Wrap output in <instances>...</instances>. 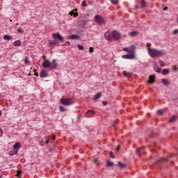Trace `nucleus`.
<instances>
[{
  "label": "nucleus",
  "instance_id": "obj_1",
  "mask_svg": "<svg viewBox=\"0 0 178 178\" xmlns=\"http://www.w3.org/2000/svg\"><path fill=\"white\" fill-rule=\"evenodd\" d=\"M147 51L151 58H159V56H163L166 54L163 50H158L152 48L147 49Z\"/></svg>",
  "mask_w": 178,
  "mask_h": 178
},
{
  "label": "nucleus",
  "instance_id": "obj_2",
  "mask_svg": "<svg viewBox=\"0 0 178 178\" xmlns=\"http://www.w3.org/2000/svg\"><path fill=\"white\" fill-rule=\"evenodd\" d=\"M60 104L62 105H65L66 106H69V105H72V104H74V102H73V99L72 98H61L60 99Z\"/></svg>",
  "mask_w": 178,
  "mask_h": 178
},
{
  "label": "nucleus",
  "instance_id": "obj_3",
  "mask_svg": "<svg viewBox=\"0 0 178 178\" xmlns=\"http://www.w3.org/2000/svg\"><path fill=\"white\" fill-rule=\"evenodd\" d=\"M95 20L97 24L100 25L105 24L106 23V20H105V19L99 15H95Z\"/></svg>",
  "mask_w": 178,
  "mask_h": 178
},
{
  "label": "nucleus",
  "instance_id": "obj_4",
  "mask_svg": "<svg viewBox=\"0 0 178 178\" xmlns=\"http://www.w3.org/2000/svg\"><path fill=\"white\" fill-rule=\"evenodd\" d=\"M112 37L114 38V40H115V41H119L122 35L119 33V32L113 31L112 32Z\"/></svg>",
  "mask_w": 178,
  "mask_h": 178
},
{
  "label": "nucleus",
  "instance_id": "obj_5",
  "mask_svg": "<svg viewBox=\"0 0 178 178\" xmlns=\"http://www.w3.org/2000/svg\"><path fill=\"white\" fill-rule=\"evenodd\" d=\"M52 37L54 40H59V41H63V37L59 34V33H53Z\"/></svg>",
  "mask_w": 178,
  "mask_h": 178
},
{
  "label": "nucleus",
  "instance_id": "obj_6",
  "mask_svg": "<svg viewBox=\"0 0 178 178\" xmlns=\"http://www.w3.org/2000/svg\"><path fill=\"white\" fill-rule=\"evenodd\" d=\"M152 63H153L154 70L156 73H161V68H159V66H158V63H156V61H154Z\"/></svg>",
  "mask_w": 178,
  "mask_h": 178
},
{
  "label": "nucleus",
  "instance_id": "obj_7",
  "mask_svg": "<svg viewBox=\"0 0 178 178\" xmlns=\"http://www.w3.org/2000/svg\"><path fill=\"white\" fill-rule=\"evenodd\" d=\"M94 115H95V111L92 110H89L86 113L85 116L86 118H92Z\"/></svg>",
  "mask_w": 178,
  "mask_h": 178
},
{
  "label": "nucleus",
  "instance_id": "obj_8",
  "mask_svg": "<svg viewBox=\"0 0 178 178\" xmlns=\"http://www.w3.org/2000/svg\"><path fill=\"white\" fill-rule=\"evenodd\" d=\"M51 63L49 62V60L44 59V63H42V66L43 67H45V69H49Z\"/></svg>",
  "mask_w": 178,
  "mask_h": 178
},
{
  "label": "nucleus",
  "instance_id": "obj_9",
  "mask_svg": "<svg viewBox=\"0 0 178 178\" xmlns=\"http://www.w3.org/2000/svg\"><path fill=\"white\" fill-rule=\"evenodd\" d=\"M136 154L139 156V158H141V154H144V149L143 147H139L136 150Z\"/></svg>",
  "mask_w": 178,
  "mask_h": 178
},
{
  "label": "nucleus",
  "instance_id": "obj_10",
  "mask_svg": "<svg viewBox=\"0 0 178 178\" xmlns=\"http://www.w3.org/2000/svg\"><path fill=\"white\" fill-rule=\"evenodd\" d=\"M57 66L58 63H56V60H53L52 63H50L49 69H51V70H54V69H55Z\"/></svg>",
  "mask_w": 178,
  "mask_h": 178
},
{
  "label": "nucleus",
  "instance_id": "obj_11",
  "mask_svg": "<svg viewBox=\"0 0 178 178\" xmlns=\"http://www.w3.org/2000/svg\"><path fill=\"white\" fill-rule=\"evenodd\" d=\"M124 59H134L136 56L134 54H127L122 56Z\"/></svg>",
  "mask_w": 178,
  "mask_h": 178
},
{
  "label": "nucleus",
  "instance_id": "obj_12",
  "mask_svg": "<svg viewBox=\"0 0 178 178\" xmlns=\"http://www.w3.org/2000/svg\"><path fill=\"white\" fill-rule=\"evenodd\" d=\"M69 15H70V16H74V17H77V16H79V13H77V9L72 10L71 12H70Z\"/></svg>",
  "mask_w": 178,
  "mask_h": 178
},
{
  "label": "nucleus",
  "instance_id": "obj_13",
  "mask_svg": "<svg viewBox=\"0 0 178 178\" xmlns=\"http://www.w3.org/2000/svg\"><path fill=\"white\" fill-rule=\"evenodd\" d=\"M104 37L107 41H112V36L111 35V33L109 32H106L104 34Z\"/></svg>",
  "mask_w": 178,
  "mask_h": 178
},
{
  "label": "nucleus",
  "instance_id": "obj_14",
  "mask_svg": "<svg viewBox=\"0 0 178 178\" xmlns=\"http://www.w3.org/2000/svg\"><path fill=\"white\" fill-rule=\"evenodd\" d=\"M80 36L79 35H71L68 37V40H79Z\"/></svg>",
  "mask_w": 178,
  "mask_h": 178
},
{
  "label": "nucleus",
  "instance_id": "obj_15",
  "mask_svg": "<svg viewBox=\"0 0 178 178\" xmlns=\"http://www.w3.org/2000/svg\"><path fill=\"white\" fill-rule=\"evenodd\" d=\"M154 82H155V76H154L153 75H150L149 76V81H147V83H149V84H152Z\"/></svg>",
  "mask_w": 178,
  "mask_h": 178
},
{
  "label": "nucleus",
  "instance_id": "obj_16",
  "mask_svg": "<svg viewBox=\"0 0 178 178\" xmlns=\"http://www.w3.org/2000/svg\"><path fill=\"white\" fill-rule=\"evenodd\" d=\"M140 8H147V3H146L145 0H141L140 2Z\"/></svg>",
  "mask_w": 178,
  "mask_h": 178
},
{
  "label": "nucleus",
  "instance_id": "obj_17",
  "mask_svg": "<svg viewBox=\"0 0 178 178\" xmlns=\"http://www.w3.org/2000/svg\"><path fill=\"white\" fill-rule=\"evenodd\" d=\"M40 77H48V73L45 70H42L40 72Z\"/></svg>",
  "mask_w": 178,
  "mask_h": 178
},
{
  "label": "nucleus",
  "instance_id": "obj_18",
  "mask_svg": "<svg viewBox=\"0 0 178 178\" xmlns=\"http://www.w3.org/2000/svg\"><path fill=\"white\" fill-rule=\"evenodd\" d=\"M161 83L163 84V86H169V84L170 83L169 80H168L166 79H162Z\"/></svg>",
  "mask_w": 178,
  "mask_h": 178
},
{
  "label": "nucleus",
  "instance_id": "obj_19",
  "mask_svg": "<svg viewBox=\"0 0 178 178\" xmlns=\"http://www.w3.org/2000/svg\"><path fill=\"white\" fill-rule=\"evenodd\" d=\"M123 74L124 77H131L133 76L131 72H128L127 71H123Z\"/></svg>",
  "mask_w": 178,
  "mask_h": 178
},
{
  "label": "nucleus",
  "instance_id": "obj_20",
  "mask_svg": "<svg viewBox=\"0 0 178 178\" xmlns=\"http://www.w3.org/2000/svg\"><path fill=\"white\" fill-rule=\"evenodd\" d=\"M14 47H20L22 45V41L16 40L13 42Z\"/></svg>",
  "mask_w": 178,
  "mask_h": 178
},
{
  "label": "nucleus",
  "instance_id": "obj_21",
  "mask_svg": "<svg viewBox=\"0 0 178 178\" xmlns=\"http://www.w3.org/2000/svg\"><path fill=\"white\" fill-rule=\"evenodd\" d=\"M102 94L101 92H98L96 94V95L95 96V97L93 98V101H97V99H99V98H101L102 97Z\"/></svg>",
  "mask_w": 178,
  "mask_h": 178
},
{
  "label": "nucleus",
  "instance_id": "obj_22",
  "mask_svg": "<svg viewBox=\"0 0 178 178\" xmlns=\"http://www.w3.org/2000/svg\"><path fill=\"white\" fill-rule=\"evenodd\" d=\"M20 143L17 142L13 145L14 149H19L21 148Z\"/></svg>",
  "mask_w": 178,
  "mask_h": 178
},
{
  "label": "nucleus",
  "instance_id": "obj_23",
  "mask_svg": "<svg viewBox=\"0 0 178 178\" xmlns=\"http://www.w3.org/2000/svg\"><path fill=\"white\" fill-rule=\"evenodd\" d=\"M3 40H5L6 41H10V40H12V36L9 35H4Z\"/></svg>",
  "mask_w": 178,
  "mask_h": 178
},
{
  "label": "nucleus",
  "instance_id": "obj_24",
  "mask_svg": "<svg viewBox=\"0 0 178 178\" xmlns=\"http://www.w3.org/2000/svg\"><path fill=\"white\" fill-rule=\"evenodd\" d=\"M118 167L120 168L121 169H123V168H126V164H123V163H122V162L118 161Z\"/></svg>",
  "mask_w": 178,
  "mask_h": 178
},
{
  "label": "nucleus",
  "instance_id": "obj_25",
  "mask_svg": "<svg viewBox=\"0 0 178 178\" xmlns=\"http://www.w3.org/2000/svg\"><path fill=\"white\" fill-rule=\"evenodd\" d=\"M106 166L107 168H112V166H115V163H113L112 161H107Z\"/></svg>",
  "mask_w": 178,
  "mask_h": 178
},
{
  "label": "nucleus",
  "instance_id": "obj_26",
  "mask_svg": "<svg viewBox=\"0 0 178 178\" xmlns=\"http://www.w3.org/2000/svg\"><path fill=\"white\" fill-rule=\"evenodd\" d=\"M162 74H163V76H166V74H169V69L163 70Z\"/></svg>",
  "mask_w": 178,
  "mask_h": 178
},
{
  "label": "nucleus",
  "instance_id": "obj_27",
  "mask_svg": "<svg viewBox=\"0 0 178 178\" xmlns=\"http://www.w3.org/2000/svg\"><path fill=\"white\" fill-rule=\"evenodd\" d=\"M137 34H138V32L137 31H132L129 33V35L131 37H136V35H137Z\"/></svg>",
  "mask_w": 178,
  "mask_h": 178
},
{
  "label": "nucleus",
  "instance_id": "obj_28",
  "mask_svg": "<svg viewBox=\"0 0 178 178\" xmlns=\"http://www.w3.org/2000/svg\"><path fill=\"white\" fill-rule=\"evenodd\" d=\"M110 2H111L113 5H118V3H119L118 0H110Z\"/></svg>",
  "mask_w": 178,
  "mask_h": 178
},
{
  "label": "nucleus",
  "instance_id": "obj_29",
  "mask_svg": "<svg viewBox=\"0 0 178 178\" xmlns=\"http://www.w3.org/2000/svg\"><path fill=\"white\" fill-rule=\"evenodd\" d=\"M123 51H125L126 52H129V54H131V52H134V51L129 50L127 47H124Z\"/></svg>",
  "mask_w": 178,
  "mask_h": 178
},
{
  "label": "nucleus",
  "instance_id": "obj_30",
  "mask_svg": "<svg viewBox=\"0 0 178 178\" xmlns=\"http://www.w3.org/2000/svg\"><path fill=\"white\" fill-rule=\"evenodd\" d=\"M159 63L161 67H163V66H165V62H163V60H159Z\"/></svg>",
  "mask_w": 178,
  "mask_h": 178
},
{
  "label": "nucleus",
  "instance_id": "obj_31",
  "mask_svg": "<svg viewBox=\"0 0 178 178\" xmlns=\"http://www.w3.org/2000/svg\"><path fill=\"white\" fill-rule=\"evenodd\" d=\"M166 161H168L166 159L163 158V157H161L159 159V161L158 162H166Z\"/></svg>",
  "mask_w": 178,
  "mask_h": 178
},
{
  "label": "nucleus",
  "instance_id": "obj_32",
  "mask_svg": "<svg viewBox=\"0 0 178 178\" xmlns=\"http://www.w3.org/2000/svg\"><path fill=\"white\" fill-rule=\"evenodd\" d=\"M59 111H60V112H65V111H66V109H65V108H63V106H59Z\"/></svg>",
  "mask_w": 178,
  "mask_h": 178
},
{
  "label": "nucleus",
  "instance_id": "obj_33",
  "mask_svg": "<svg viewBox=\"0 0 178 178\" xmlns=\"http://www.w3.org/2000/svg\"><path fill=\"white\" fill-rule=\"evenodd\" d=\"M109 156H110V158H112L113 159H115V154L112 152H110Z\"/></svg>",
  "mask_w": 178,
  "mask_h": 178
},
{
  "label": "nucleus",
  "instance_id": "obj_34",
  "mask_svg": "<svg viewBox=\"0 0 178 178\" xmlns=\"http://www.w3.org/2000/svg\"><path fill=\"white\" fill-rule=\"evenodd\" d=\"M176 120V116H172L170 120V122H175Z\"/></svg>",
  "mask_w": 178,
  "mask_h": 178
},
{
  "label": "nucleus",
  "instance_id": "obj_35",
  "mask_svg": "<svg viewBox=\"0 0 178 178\" xmlns=\"http://www.w3.org/2000/svg\"><path fill=\"white\" fill-rule=\"evenodd\" d=\"M78 48L80 51H83V49H84V47H83L80 44H78Z\"/></svg>",
  "mask_w": 178,
  "mask_h": 178
},
{
  "label": "nucleus",
  "instance_id": "obj_36",
  "mask_svg": "<svg viewBox=\"0 0 178 178\" xmlns=\"http://www.w3.org/2000/svg\"><path fill=\"white\" fill-rule=\"evenodd\" d=\"M24 63H26V65H29V58L25 57V58H24Z\"/></svg>",
  "mask_w": 178,
  "mask_h": 178
},
{
  "label": "nucleus",
  "instance_id": "obj_37",
  "mask_svg": "<svg viewBox=\"0 0 178 178\" xmlns=\"http://www.w3.org/2000/svg\"><path fill=\"white\" fill-rule=\"evenodd\" d=\"M58 43L56 42V41H54V42H50L49 44L50 45H56Z\"/></svg>",
  "mask_w": 178,
  "mask_h": 178
},
{
  "label": "nucleus",
  "instance_id": "obj_38",
  "mask_svg": "<svg viewBox=\"0 0 178 178\" xmlns=\"http://www.w3.org/2000/svg\"><path fill=\"white\" fill-rule=\"evenodd\" d=\"M89 52H90V54H92V52H94V48H93V47H90V48H89Z\"/></svg>",
  "mask_w": 178,
  "mask_h": 178
},
{
  "label": "nucleus",
  "instance_id": "obj_39",
  "mask_svg": "<svg viewBox=\"0 0 178 178\" xmlns=\"http://www.w3.org/2000/svg\"><path fill=\"white\" fill-rule=\"evenodd\" d=\"M82 6H84V7H86V6H87V3H86V0H84L83 2H82Z\"/></svg>",
  "mask_w": 178,
  "mask_h": 178
},
{
  "label": "nucleus",
  "instance_id": "obj_40",
  "mask_svg": "<svg viewBox=\"0 0 178 178\" xmlns=\"http://www.w3.org/2000/svg\"><path fill=\"white\" fill-rule=\"evenodd\" d=\"M157 113L159 115H163V111H162V110H159Z\"/></svg>",
  "mask_w": 178,
  "mask_h": 178
},
{
  "label": "nucleus",
  "instance_id": "obj_41",
  "mask_svg": "<svg viewBox=\"0 0 178 178\" xmlns=\"http://www.w3.org/2000/svg\"><path fill=\"white\" fill-rule=\"evenodd\" d=\"M177 33H178V30L177 29L174 30V31H173L174 35H176V34H177Z\"/></svg>",
  "mask_w": 178,
  "mask_h": 178
},
{
  "label": "nucleus",
  "instance_id": "obj_42",
  "mask_svg": "<svg viewBox=\"0 0 178 178\" xmlns=\"http://www.w3.org/2000/svg\"><path fill=\"white\" fill-rule=\"evenodd\" d=\"M3 135V132L2 131V129L0 128V137H2Z\"/></svg>",
  "mask_w": 178,
  "mask_h": 178
},
{
  "label": "nucleus",
  "instance_id": "obj_43",
  "mask_svg": "<svg viewBox=\"0 0 178 178\" xmlns=\"http://www.w3.org/2000/svg\"><path fill=\"white\" fill-rule=\"evenodd\" d=\"M147 49H149V48H151V44L150 43H147Z\"/></svg>",
  "mask_w": 178,
  "mask_h": 178
},
{
  "label": "nucleus",
  "instance_id": "obj_44",
  "mask_svg": "<svg viewBox=\"0 0 178 178\" xmlns=\"http://www.w3.org/2000/svg\"><path fill=\"white\" fill-rule=\"evenodd\" d=\"M20 173H22V171H17L16 176L17 177L20 176Z\"/></svg>",
  "mask_w": 178,
  "mask_h": 178
},
{
  "label": "nucleus",
  "instance_id": "obj_45",
  "mask_svg": "<svg viewBox=\"0 0 178 178\" xmlns=\"http://www.w3.org/2000/svg\"><path fill=\"white\" fill-rule=\"evenodd\" d=\"M17 31L18 33H23V31H22V29H18Z\"/></svg>",
  "mask_w": 178,
  "mask_h": 178
},
{
  "label": "nucleus",
  "instance_id": "obj_46",
  "mask_svg": "<svg viewBox=\"0 0 178 178\" xmlns=\"http://www.w3.org/2000/svg\"><path fill=\"white\" fill-rule=\"evenodd\" d=\"M108 103L106 102H102V104L105 106Z\"/></svg>",
  "mask_w": 178,
  "mask_h": 178
},
{
  "label": "nucleus",
  "instance_id": "obj_47",
  "mask_svg": "<svg viewBox=\"0 0 178 178\" xmlns=\"http://www.w3.org/2000/svg\"><path fill=\"white\" fill-rule=\"evenodd\" d=\"M119 149H120V146H118L116 148V151H119Z\"/></svg>",
  "mask_w": 178,
  "mask_h": 178
},
{
  "label": "nucleus",
  "instance_id": "obj_48",
  "mask_svg": "<svg viewBox=\"0 0 178 178\" xmlns=\"http://www.w3.org/2000/svg\"><path fill=\"white\" fill-rule=\"evenodd\" d=\"M138 8V5L135 6V9H137Z\"/></svg>",
  "mask_w": 178,
  "mask_h": 178
},
{
  "label": "nucleus",
  "instance_id": "obj_49",
  "mask_svg": "<svg viewBox=\"0 0 178 178\" xmlns=\"http://www.w3.org/2000/svg\"><path fill=\"white\" fill-rule=\"evenodd\" d=\"M67 44H68V46L70 47V42H66Z\"/></svg>",
  "mask_w": 178,
  "mask_h": 178
},
{
  "label": "nucleus",
  "instance_id": "obj_50",
  "mask_svg": "<svg viewBox=\"0 0 178 178\" xmlns=\"http://www.w3.org/2000/svg\"><path fill=\"white\" fill-rule=\"evenodd\" d=\"M49 140H46V144H49Z\"/></svg>",
  "mask_w": 178,
  "mask_h": 178
},
{
  "label": "nucleus",
  "instance_id": "obj_51",
  "mask_svg": "<svg viewBox=\"0 0 178 178\" xmlns=\"http://www.w3.org/2000/svg\"><path fill=\"white\" fill-rule=\"evenodd\" d=\"M43 59H44V62H45V56H42Z\"/></svg>",
  "mask_w": 178,
  "mask_h": 178
},
{
  "label": "nucleus",
  "instance_id": "obj_52",
  "mask_svg": "<svg viewBox=\"0 0 178 178\" xmlns=\"http://www.w3.org/2000/svg\"><path fill=\"white\" fill-rule=\"evenodd\" d=\"M173 69H174L175 70H176V69H177V68L176 67V66H174Z\"/></svg>",
  "mask_w": 178,
  "mask_h": 178
},
{
  "label": "nucleus",
  "instance_id": "obj_53",
  "mask_svg": "<svg viewBox=\"0 0 178 178\" xmlns=\"http://www.w3.org/2000/svg\"><path fill=\"white\" fill-rule=\"evenodd\" d=\"M35 75H36V76H38V73H35Z\"/></svg>",
  "mask_w": 178,
  "mask_h": 178
},
{
  "label": "nucleus",
  "instance_id": "obj_54",
  "mask_svg": "<svg viewBox=\"0 0 178 178\" xmlns=\"http://www.w3.org/2000/svg\"><path fill=\"white\" fill-rule=\"evenodd\" d=\"M168 9V7L164 8V10H166Z\"/></svg>",
  "mask_w": 178,
  "mask_h": 178
},
{
  "label": "nucleus",
  "instance_id": "obj_55",
  "mask_svg": "<svg viewBox=\"0 0 178 178\" xmlns=\"http://www.w3.org/2000/svg\"><path fill=\"white\" fill-rule=\"evenodd\" d=\"M2 115V113L1 112V111H0V116H1Z\"/></svg>",
  "mask_w": 178,
  "mask_h": 178
},
{
  "label": "nucleus",
  "instance_id": "obj_56",
  "mask_svg": "<svg viewBox=\"0 0 178 178\" xmlns=\"http://www.w3.org/2000/svg\"><path fill=\"white\" fill-rule=\"evenodd\" d=\"M55 138H56L55 136H53L52 139H53V140H55Z\"/></svg>",
  "mask_w": 178,
  "mask_h": 178
},
{
  "label": "nucleus",
  "instance_id": "obj_57",
  "mask_svg": "<svg viewBox=\"0 0 178 178\" xmlns=\"http://www.w3.org/2000/svg\"><path fill=\"white\" fill-rule=\"evenodd\" d=\"M97 163V159L95 160V163Z\"/></svg>",
  "mask_w": 178,
  "mask_h": 178
}]
</instances>
